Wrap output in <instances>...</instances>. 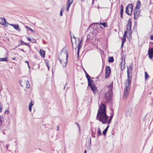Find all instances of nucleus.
Returning a JSON list of instances; mask_svg holds the SVG:
<instances>
[{"instance_id":"nucleus-1","label":"nucleus","mask_w":153,"mask_h":153,"mask_svg":"<svg viewBox=\"0 0 153 153\" xmlns=\"http://www.w3.org/2000/svg\"><path fill=\"white\" fill-rule=\"evenodd\" d=\"M106 107L105 105L101 103L99 108L96 119L101 122L103 124H107L109 125L113 118V114H112L108 121V117L106 113Z\"/></svg>"},{"instance_id":"nucleus-2","label":"nucleus","mask_w":153,"mask_h":153,"mask_svg":"<svg viewBox=\"0 0 153 153\" xmlns=\"http://www.w3.org/2000/svg\"><path fill=\"white\" fill-rule=\"evenodd\" d=\"M113 82L108 86L106 87V89L108 91L105 94L104 98L105 99V102H107L111 100L112 94Z\"/></svg>"},{"instance_id":"nucleus-3","label":"nucleus","mask_w":153,"mask_h":153,"mask_svg":"<svg viewBox=\"0 0 153 153\" xmlns=\"http://www.w3.org/2000/svg\"><path fill=\"white\" fill-rule=\"evenodd\" d=\"M131 82L127 81L126 82V85L124 89V94L123 98L124 99H126L128 96L129 91V86Z\"/></svg>"},{"instance_id":"nucleus-4","label":"nucleus","mask_w":153,"mask_h":153,"mask_svg":"<svg viewBox=\"0 0 153 153\" xmlns=\"http://www.w3.org/2000/svg\"><path fill=\"white\" fill-rule=\"evenodd\" d=\"M133 10V5L131 4H128L126 8L125 13L129 15H131Z\"/></svg>"},{"instance_id":"nucleus-5","label":"nucleus","mask_w":153,"mask_h":153,"mask_svg":"<svg viewBox=\"0 0 153 153\" xmlns=\"http://www.w3.org/2000/svg\"><path fill=\"white\" fill-rule=\"evenodd\" d=\"M132 64H131V65H130L129 67H127V81L131 82V77L129 76V74H130L132 72Z\"/></svg>"},{"instance_id":"nucleus-6","label":"nucleus","mask_w":153,"mask_h":153,"mask_svg":"<svg viewBox=\"0 0 153 153\" xmlns=\"http://www.w3.org/2000/svg\"><path fill=\"white\" fill-rule=\"evenodd\" d=\"M111 73V69L109 66H107L105 68V78H107Z\"/></svg>"},{"instance_id":"nucleus-7","label":"nucleus","mask_w":153,"mask_h":153,"mask_svg":"<svg viewBox=\"0 0 153 153\" xmlns=\"http://www.w3.org/2000/svg\"><path fill=\"white\" fill-rule=\"evenodd\" d=\"M140 11L139 9H135L134 10V18L136 19L138 18L139 16Z\"/></svg>"},{"instance_id":"nucleus-8","label":"nucleus","mask_w":153,"mask_h":153,"mask_svg":"<svg viewBox=\"0 0 153 153\" xmlns=\"http://www.w3.org/2000/svg\"><path fill=\"white\" fill-rule=\"evenodd\" d=\"M65 54L66 55V60L64 62L63 61H62L61 59H59V61L60 62V63H61L63 65V67L64 68H65L66 67L67 65V63L68 62V52H66L65 53Z\"/></svg>"},{"instance_id":"nucleus-9","label":"nucleus","mask_w":153,"mask_h":153,"mask_svg":"<svg viewBox=\"0 0 153 153\" xmlns=\"http://www.w3.org/2000/svg\"><path fill=\"white\" fill-rule=\"evenodd\" d=\"M148 54L149 58L150 59H152L153 57V47L149 48L148 51Z\"/></svg>"},{"instance_id":"nucleus-10","label":"nucleus","mask_w":153,"mask_h":153,"mask_svg":"<svg viewBox=\"0 0 153 153\" xmlns=\"http://www.w3.org/2000/svg\"><path fill=\"white\" fill-rule=\"evenodd\" d=\"M7 24L9 25H10L13 26L16 30H17L19 31H20L21 30L20 29L18 25L9 24L8 23H7Z\"/></svg>"},{"instance_id":"nucleus-11","label":"nucleus","mask_w":153,"mask_h":153,"mask_svg":"<svg viewBox=\"0 0 153 153\" xmlns=\"http://www.w3.org/2000/svg\"><path fill=\"white\" fill-rule=\"evenodd\" d=\"M121 70H123L125 68V58H122V62L121 63Z\"/></svg>"},{"instance_id":"nucleus-12","label":"nucleus","mask_w":153,"mask_h":153,"mask_svg":"<svg viewBox=\"0 0 153 153\" xmlns=\"http://www.w3.org/2000/svg\"><path fill=\"white\" fill-rule=\"evenodd\" d=\"M73 0H68L66 10L68 11L69 10V8L73 2Z\"/></svg>"},{"instance_id":"nucleus-13","label":"nucleus","mask_w":153,"mask_h":153,"mask_svg":"<svg viewBox=\"0 0 153 153\" xmlns=\"http://www.w3.org/2000/svg\"><path fill=\"white\" fill-rule=\"evenodd\" d=\"M0 21L1 22H0V23L2 25H3V26H4L5 27H6V20L4 18H0Z\"/></svg>"},{"instance_id":"nucleus-14","label":"nucleus","mask_w":153,"mask_h":153,"mask_svg":"<svg viewBox=\"0 0 153 153\" xmlns=\"http://www.w3.org/2000/svg\"><path fill=\"white\" fill-rule=\"evenodd\" d=\"M141 7V3L139 1H137L136 3V5L135 9H139Z\"/></svg>"},{"instance_id":"nucleus-15","label":"nucleus","mask_w":153,"mask_h":153,"mask_svg":"<svg viewBox=\"0 0 153 153\" xmlns=\"http://www.w3.org/2000/svg\"><path fill=\"white\" fill-rule=\"evenodd\" d=\"M39 53L42 57H44L45 56V51L40 50Z\"/></svg>"},{"instance_id":"nucleus-16","label":"nucleus","mask_w":153,"mask_h":153,"mask_svg":"<svg viewBox=\"0 0 153 153\" xmlns=\"http://www.w3.org/2000/svg\"><path fill=\"white\" fill-rule=\"evenodd\" d=\"M131 18H129L128 19V23L126 25V27H131Z\"/></svg>"},{"instance_id":"nucleus-17","label":"nucleus","mask_w":153,"mask_h":153,"mask_svg":"<svg viewBox=\"0 0 153 153\" xmlns=\"http://www.w3.org/2000/svg\"><path fill=\"white\" fill-rule=\"evenodd\" d=\"M91 89L92 91L93 92L94 94L95 93L97 90V88L94 85L91 87Z\"/></svg>"},{"instance_id":"nucleus-18","label":"nucleus","mask_w":153,"mask_h":153,"mask_svg":"<svg viewBox=\"0 0 153 153\" xmlns=\"http://www.w3.org/2000/svg\"><path fill=\"white\" fill-rule=\"evenodd\" d=\"M131 110H128L126 112V116H130L131 114Z\"/></svg>"},{"instance_id":"nucleus-19","label":"nucleus","mask_w":153,"mask_h":153,"mask_svg":"<svg viewBox=\"0 0 153 153\" xmlns=\"http://www.w3.org/2000/svg\"><path fill=\"white\" fill-rule=\"evenodd\" d=\"M127 28V31L129 33V35L130 36L131 34V27H126Z\"/></svg>"},{"instance_id":"nucleus-20","label":"nucleus","mask_w":153,"mask_h":153,"mask_svg":"<svg viewBox=\"0 0 153 153\" xmlns=\"http://www.w3.org/2000/svg\"><path fill=\"white\" fill-rule=\"evenodd\" d=\"M109 126H108L106 128H105V129L103 131L102 133L104 135H105L106 134V133L107 132V131H108V128L109 127Z\"/></svg>"},{"instance_id":"nucleus-21","label":"nucleus","mask_w":153,"mask_h":153,"mask_svg":"<svg viewBox=\"0 0 153 153\" xmlns=\"http://www.w3.org/2000/svg\"><path fill=\"white\" fill-rule=\"evenodd\" d=\"M82 43H80L79 42V43L78 45V46L77 47L78 48V51H77V54L78 56L79 55V50L82 47V45H81Z\"/></svg>"},{"instance_id":"nucleus-22","label":"nucleus","mask_w":153,"mask_h":153,"mask_svg":"<svg viewBox=\"0 0 153 153\" xmlns=\"http://www.w3.org/2000/svg\"><path fill=\"white\" fill-rule=\"evenodd\" d=\"M85 73L86 75V78H87L88 79V81L89 82V80H92L91 79H90V77L89 76L88 74L86 72V71H85Z\"/></svg>"},{"instance_id":"nucleus-23","label":"nucleus","mask_w":153,"mask_h":153,"mask_svg":"<svg viewBox=\"0 0 153 153\" xmlns=\"http://www.w3.org/2000/svg\"><path fill=\"white\" fill-rule=\"evenodd\" d=\"M114 61V59L113 57H109L108 59V62H113Z\"/></svg>"},{"instance_id":"nucleus-24","label":"nucleus","mask_w":153,"mask_h":153,"mask_svg":"<svg viewBox=\"0 0 153 153\" xmlns=\"http://www.w3.org/2000/svg\"><path fill=\"white\" fill-rule=\"evenodd\" d=\"M102 133L100 128L99 127L98 128V130L97 131V135L98 137H99L100 135H101Z\"/></svg>"},{"instance_id":"nucleus-25","label":"nucleus","mask_w":153,"mask_h":153,"mask_svg":"<svg viewBox=\"0 0 153 153\" xmlns=\"http://www.w3.org/2000/svg\"><path fill=\"white\" fill-rule=\"evenodd\" d=\"M99 24L102 25L104 27H108L107 25L106 22L101 23L100 22Z\"/></svg>"},{"instance_id":"nucleus-26","label":"nucleus","mask_w":153,"mask_h":153,"mask_svg":"<svg viewBox=\"0 0 153 153\" xmlns=\"http://www.w3.org/2000/svg\"><path fill=\"white\" fill-rule=\"evenodd\" d=\"M0 61L7 62V57L4 58H0Z\"/></svg>"},{"instance_id":"nucleus-27","label":"nucleus","mask_w":153,"mask_h":153,"mask_svg":"<svg viewBox=\"0 0 153 153\" xmlns=\"http://www.w3.org/2000/svg\"><path fill=\"white\" fill-rule=\"evenodd\" d=\"M145 79L147 80L148 78H149V76L147 74L146 72H145Z\"/></svg>"},{"instance_id":"nucleus-28","label":"nucleus","mask_w":153,"mask_h":153,"mask_svg":"<svg viewBox=\"0 0 153 153\" xmlns=\"http://www.w3.org/2000/svg\"><path fill=\"white\" fill-rule=\"evenodd\" d=\"M92 81V80H89V82H88V85L91 88V87H92V86H94V85L92 84L91 82V81Z\"/></svg>"},{"instance_id":"nucleus-29","label":"nucleus","mask_w":153,"mask_h":153,"mask_svg":"<svg viewBox=\"0 0 153 153\" xmlns=\"http://www.w3.org/2000/svg\"><path fill=\"white\" fill-rule=\"evenodd\" d=\"M123 6L122 5H121V10H120V14H123Z\"/></svg>"},{"instance_id":"nucleus-30","label":"nucleus","mask_w":153,"mask_h":153,"mask_svg":"<svg viewBox=\"0 0 153 153\" xmlns=\"http://www.w3.org/2000/svg\"><path fill=\"white\" fill-rule=\"evenodd\" d=\"M26 27L28 30L31 31L32 32H34V31L31 28L28 27L27 26H26Z\"/></svg>"},{"instance_id":"nucleus-31","label":"nucleus","mask_w":153,"mask_h":153,"mask_svg":"<svg viewBox=\"0 0 153 153\" xmlns=\"http://www.w3.org/2000/svg\"><path fill=\"white\" fill-rule=\"evenodd\" d=\"M26 87L27 88H28L29 87V82L28 81H27L26 82Z\"/></svg>"},{"instance_id":"nucleus-32","label":"nucleus","mask_w":153,"mask_h":153,"mask_svg":"<svg viewBox=\"0 0 153 153\" xmlns=\"http://www.w3.org/2000/svg\"><path fill=\"white\" fill-rule=\"evenodd\" d=\"M91 134H91L92 137L94 138L95 137V133H94V131L93 130H92L91 131Z\"/></svg>"},{"instance_id":"nucleus-33","label":"nucleus","mask_w":153,"mask_h":153,"mask_svg":"<svg viewBox=\"0 0 153 153\" xmlns=\"http://www.w3.org/2000/svg\"><path fill=\"white\" fill-rule=\"evenodd\" d=\"M22 45H26L28 46V45H29V44L28 43L25 42H24L23 41H22Z\"/></svg>"},{"instance_id":"nucleus-34","label":"nucleus","mask_w":153,"mask_h":153,"mask_svg":"<svg viewBox=\"0 0 153 153\" xmlns=\"http://www.w3.org/2000/svg\"><path fill=\"white\" fill-rule=\"evenodd\" d=\"M34 104V103L31 101V102L29 104V106L32 107Z\"/></svg>"},{"instance_id":"nucleus-35","label":"nucleus","mask_w":153,"mask_h":153,"mask_svg":"<svg viewBox=\"0 0 153 153\" xmlns=\"http://www.w3.org/2000/svg\"><path fill=\"white\" fill-rule=\"evenodd\" d=\"M126 37L123 36V39H122V42H125L126 41Z\"/></svg>"},{"instance_id":"nucleus-36","label":"nucleus","mask_w":153,"mask_h":153,"mask_svg":"<svg viewBox=\"0 0 153 153\" xmlns=\"http://www.w3.org/2000/svg\"><path fill=\"white\" fill-rule=\"evenodd\" d=\"M127 31H124V34L123 36L126 37Z\"/></svg>"},{"instance_id":"nucleus-37","label":"nucleus","mask_w":153,"mask_h":153,"mask_svg":"<svg viewBox=\"0 0 153 153\" xmlns=\"http://www.w3.org/2000/svg\"><path fill=\"white\" fill-rule=\"evenodd\" d=\"M75 123L77 125V126H78V128H79V131H80V126H79V124H78L76 122H75Z\"/></svg>"},{"instance_id":"nucleus-38","label":"nucleus","mask_w":153,"mask_h":153,"mask_svg":"<svg viewBox=\"0 0 153 153\" xmlns=\"http://www.w3.org/2000/svg\"><path fill=\"white\" fill-rule=\"evenodd\" d=\"M78 39L79 41V42L80 43H82V39H83L82 37V38L80 41H79V38H78Z\"/></svg>"},{"instance_id":"nucleus-39","label":"nucleus","mask_w":153,"mask_h":153,"mask_svg":"<svg viewBox=\"0 0 153 153\" xmlns=\"http://www.w3.org/2000/svg\"><path fill=\"white\" fill-rule=\"evenodd\" d=\"M2 123V117L1 116L0 117V125Z\"/></svg>"},{"instance_id":"nucleus-40","label":"nucleus","mask_w":153,"mask_h":153,"mask_svg":"<svg viewBox=\"0 0 153 153\" xmlns=\"http://www.w3.org/2000/svg\"><path fill=\"white\" fill-rule=\"evenodd\" d=\"M64 9L63 7L61 10L60 12H63L64 11Z\"/></svg>"},{"instance_id":"nucleus-41","label":"nucleus","mask_w":153,"mask_h":153,"mask_svg":"<svg viewBox=\"0 0 153 153\" xmlns=\"http://www.w3.org/2000/svg\"><path fill=\"white\" fill-rule=\"evenodd\" d=\"M150 39L151 40L153 39V35H151L150 36Z\"/></svg>"},{"instance_id":"nucleus-42","label":"nucleus","mask_w":153,"mask_h":153,"mask_svg":"<svg viewBox=\"0 0 153 153\" xmlns=\"http://www.w3.org/2000/svg\"><path fill=\"white\" fill-rule=\"evenodd\" d=\"M31 107L29 106V110L30 111H31Z\"/></svg>"},{"instance_id":"nucleus-43","label":"nucleus","mask_w":153,"mask_h":153,"mask_svg":"<svg viewBox=\"0 0 153 153\" xmlns=\"http://www.w3.org/2000/svg\"><path fill=\"white\" fill-rule=\"evenodd\" d=\"M27 39L29 41H31V40L30 38L28 37H27Z\"/></svg>"},{"instance_id":"nucleus-44","label":"nucleus","mask_w":153,"mask_h":153,"mask_svg":"<svg viewBox=\"0 0 153 153\" xmlns=\"http://www.w3.org/2000/svg\"><path fill=\"white\" fill-rule=\"evenodd\" d=\"M45 63H46L47 66V65H49V64L48 62H46Z\"/></svg>"},{"instance_id":"nucleus-45","label":"nucleus","mask_w":153,"mask_h":153,"mask_svg":"<svg viewBox=\"0 0 153 153\" xmlns=\"http://www.w3.org/2000/svg\"><path fill=\"white\" fill-rule=\"evenodd\" d=\"M60 16H62V12H60Z\"/></svg>"},{"instance_id":"nucleus-46","label":"nucleus","mask_w":153,"mask_h":153,"mask_svg":"<svg viewBox=\"0 0 153 153\" xmlns=\"http://www.w3.org/2000/svg\"><path fill=\"white\" fill-rule=\"evenodd\" d=\"M120 17L122 18L123 17V14H120Z\"/></svg>"},{"instance_id":"nucleus-47","label":"nucleus","mask_w":153,"mask_h":153,"mask_svg":"<svg viewBox=\"0 0 153 153\" xmlns=\"http://www.w3.org/2000/svg\"><path fill=\"white\" fill-rule=\"evenodd\" d=\"M124 42H122V44H121V47H122L123 45V44H124Z\"/></svg>"},{"instance_id":"nucleus-48","label":"nucleus","mask_w":153,"mask_h":153,"mask_svg":"<svg viewBox=\"0 0 153 153\" xmlns=\"http://www.w3.org/2000/svg\"><path fill=\"white\" fill-rule=\"evenodd\" d=\"M36 42V40L34 39H33V42L35 43V42Z\"/></svg>"},{"instance_id":"nucleus-49","label":"nucleus","mask_w":153,"mask_h":153,"mask_svg":"<svg viewBox=\"0 0 153 153\" xmlns=\"http://www.w3.org/2000/svg\"><path fill=\"white\" fill-rule=\"evenodd\" d=\"M8 145H6L7 150L8 149Z\"/></svg>"},{"instance_id":"nucleus-50","label":"nucleus","mask_w":153,"mask_h":153,"mask_svg":"<svg viewBox=\"0 0 153 153\" xmlns=\"http://www.w3.org/2000/svg\"><path fill=\"white\" fill-rule=\"evenodd\" d=\"M47 67H48V70H49V65H47Z\"/></svg>"},{"instance_id":"nucleus-51","label":"nucleus","mask_w":153,"mask_h":153,"mask_svg":"<svg viewBox=\"0 0 153 153\" xmlns=\"http://www.w3.org/2000/svg\"><path fill=\"white\" fill-rule=\"evenodd\" d=\"M67 84V83H66V84H65V86L64 87V89H65V87H66V85Z\"/></svg>"},{"instance_id":"nucleus-52","label":"nucleus","mask_w":153,"mask_h":153,"mask_svg":"<svg viewBox=\"0 0 153 153\" xmlns=\"http://www.w3.org/2000/svg\"><path fill=\"white\" fill-rule=\"evenodd\" d=\"M86 150H85L84 151V153H86Z\"/></svg>"},{"instance_id":"nucleus-53","label":"nucleus","mask_w":153,"mask_h":153,"mask_svg":"<svg viewBox=\"0 0 153 153\" xmlns=\"http://www.w3.org/2000/svg\"><path fill=\"white\" fill-rule=\"evenodd\" d=\"M94 0H92V3L93 4L94 3Z\"/></svg>"},{"instance_id":"nucleus-54","label":"nucleus","mask_w":153,"mask_h":153,"mask_svg":"<svg viewBox=\"0 0 153 153\" xmlns=\"http://www.w3.org/2000/svg\"><path fill=\"white\" fill-rule=\"evenodd\" d=\"M44 44H46V42H45V41H44Z\"/></svg>"},{"instance_id":"nucleus-55","label":"nucleus","mask_w":153,"mask_h":153,"mask_svg":"<svg viewBox=\"0 0 153 153\" xmlns=\"http://www.w3.org/2000/svg\"><path fill=\"white\" fill-rule=\"evenodd\" d=\"M91 138H90V144H91Z\"/></svg>"},{"instance_id":"nucleus-56","label":"nucleus","mask_w":153,"mask_h":153,"mask_svg":"<svg viewBox=\"0 0 153 153\" xmlns=\"http://www.w3.org/2000/svg\"><path fill=\"white\" fill-rule=\"evenodd\" d=\"M95 24H97H97H99V23L97 22V23H95Z\"/></svg>"},{"instance_id":"nucleus-57","label":"nucleus","mask_w":153,"mask_h":153,"mask_svg":"<svg viewBox=\"0 0 153 153\" xmlns=\"http://www.w3.org/2000/svg\"><path fill=\"white\" fill-rule=\"evenodd\" d=\"M59 130V127H57V130Z\"/></svg>"},{"instance_id":"nucleus-58","label":"nucleus","mask_w":153,"mask_h":153,"mask_svg":"<svg viewBox=\"0 0 153 153\" xmlns=\"http://www.w3.org/2000/svg\"><path fill=\"white\" fill-rule=\"evenodd\" d=\"M74 37L75 39L76 38V37L74 36Z\"/></svg>"},{"instance_id":"nucleus-59","label":"nucleus","mask_w":153,"mask_h":153,"mask_svg":"<svg viewBox=\"0 0 153 153\" xmlns=\"http://www.w3.org/2000/svg\"><path fill=\"white\" fill-rule=\"evenodd\" d=\"M71 42H72V44H73V42H72V39H71Z\"/></svg>"}]
</instances>
